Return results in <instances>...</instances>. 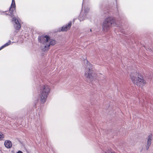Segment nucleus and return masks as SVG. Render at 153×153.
Listing matches in <instances>:
<instances>
[{
	"label": "nucleus",
	"mask_w": 153,
	"mask_h": 153,
	"mask_svg": "<svg viewBox=\"0 0 153 153\" xmlns=\"http://www.w3.org/2000/svg\"><path fill=\"white\" fill-rule=\"evenodd\" d=\"M90 31L91 32V31H92V30H91V29H90Z\"/></svg>",
	"instance_id": "18"
},
{
	"label": "nucleus",
	"mask_w": 153,
	"mask_h": 153,
	"mask_svg": "<svg viewBox=\"0 0 153 153\" xmlns=\"http://www.w3.org/2000/svg\"><path fill=\"white\" fill-rule=\"evenodd\" d=\"M103 153H115L114 152H112L109 149H108V150H103Z\"/></svg>",
	"instance_id": "13"
},
{
	"label": "nucleus",
	"mask_w": 153,
	"mask_h": 153,
	"mask_svg": "<svg viewBox=\"0 0 153 153\" xmlns=\"http://www.w3.org/2000/svg\"><path fill=\"white\" fill-rule=\"evenodd\" d=\"M4 137V135L3 133L1 132H0V140H2V139Z\"/></svg>",
	"instance_id": "15"
},
{
	"label": "nucleus",
	"mask_w": 153,
	"mask_h": 153,
	"mask_svg": "<svg viewBox=\"0 0 153 153\" xmlns=\"http://www.w3.org/2000/svg\"><path fill=\"white\" fill-rule=\"evenodd\" d=\"M3 47L1 46V47L0 48V51L3 48Z\"/></svg>",
	"instance_id": "17"
},
{
	"label": "nucleus",
	"mask_w": 153,
	"mask_h": 153,
	"mask_svg": "<svg viewBox=\"0 0 153 153\" xmlns=\"http://www.w3.org/2000/svg\"><path fill=\"white\" fill-rule=\"evenodd\" d=\"M85 73V76L91 81L97 79L96 74L94 73L92 65L90 63H87Z\"/></svg>",
	"instance_id": "4"
},
{
	"label": "nucleus",
	"mask_w": 153,
	"mask_h": 153,
	"mask_svg": "<svg viewBox=\"0 0 153 153\" xmlns=\"http://www.w3.org/2000/svg\"><path fill=\"white\" fill-rule=\"evenodd\" d=\"M50 91V88L48 85H45L41 86L39 96L42 103H44L46 102Z\"/></svg>",
	"instance_id": "3"
},
{
	"label": "nucleus",
	"mask_w": 153,
	"mask_h": 153,
	"mask_svg": "<svg viewBox=\"0 0 153 153\" xmlns=\"http://www.w3.org/2000/svg\"><path fill=\"white\" fill-rule=\"evenodd\" d=\"M71 22H69L68 25H66L65 26H63L62 27L61 30L63 31H66L68 29H69L70 28L71 26Z\"/></svg>",
	"instance_id": "9"
},
{
	"label": "nucleus",
	"mask_w": 153,
	"mask_h": 153,
	"mask_svg": "<svg viewBox=\"0 0 153 153\" xmlns=\"http://www.w3.org/2000/svg\"><path fill=\"white\" fill-rule=\"evenodd\" d=\"M17 153H23L21 151H18Z\"/></svg>",
	"instance_id": "16"
},
{
	"label": "nucleus",
	"mask_w": 153,
	"mask_h": 153,
	"mask_svg": "<svg viewBox=\"0 0 153 153\" xmlns=\"http://www.w3.org/2000/svg\"><path fill=\"white\" fill-rule=\"evenodd\" d=\"M4 145L7 148H10L12 146V144L11 141L9 140H6L4 143Z\"/></svg>",
	"instance_id": "11"
},
{
	"label": "nucleus",
	"mask_w": 153,
	"mask_h": 153,
	"mask_svg": "<svg viewBox=\"0 0 153 153\" xmlns=\"http://www.w3.org/2000/svg\"><path fill=\"white\" fill-rule=\"evenodd\" d=\"M10 43H11V41L10 40H9L8 42L5 43V44H4V45L2 46L3 47V48H4V47L9 45L10 44Z\"/></svg>",
	"instance_id": "12"
},
{
	"label": "nucleus",
	"mask_w": 153,
	"mask_h": 153,
	"mask_svg": "<svg viewBox=\"0 0 153 153\" xmlns=\"http://www.w3.org/2000/svg\"><path fill=\"white\" fill-rule=\"evenodd\" d=\"M115 21L114 19L111 17H109L105 19L102 24L103 30L105 31H107L109 30L112 25L115 24Z\"/></svg>",
	"instance_id": "5"
},
{
	"label": "nucleus",
	"mask_w": 153,
	"mask_h": 153,
	"mask_svg": "<svg viewBox=\"0 0 153 153\" xmlns=\"http://www.w3.org/2000/svg\"><path fill=\"white\" fill-rule=\"evenodd\" d=\"M152 134L149 135L148 137L147 145L146 149L148 150L149 148V146L151 144L152 140Z\"/></svg>",
	"instance_id": "8"
},
{
	"label": "nucleus",
	"mask_w": 153,
	"mask_h": 153,
	"mask_svg": "<svg viewBox=\"0 0 153 153\" xmlns=\"http://www.w3.org/2000/svg\"><path fill=\"white\" fill-rule=\"evenodd\" d=\"M130 76L132 82L135 85L142 87L145 84L143 76L139 73L134 72L130 74Z\"/></svg>",
	"instance_id": "2"
},
{
	"label": "nucleus",
	"mask_w": 153,
	"mask_h": 153,
	"mask_svg": "<svg viewBox=\"0 0 153 153\" xmlns=\"http://www.w3.org/2000/svg\"><path fill=\"white\" fill-rule=\"evenodd\" d=\"M89 9L87 8L85 9L84 10V12H83L82 10L79 17V20L80 21H83L86 19V13L87 12L89 11Z\"/></svg>",
	"instance_id": "6"
},
{
	"label": "nucleus",
	"mask_w": 153,
	"mask_h": 153,
	"mask_svg": "<svg viewBox=\"0 0 153 153\" xmlns=\"http://www.w3.org/2000/svg\"><path fill=\"white\" fill-rule=\"evenodd\" d=\"M75 19H74V20H73V22H74V21H75Z\"/></svg>",
	"instance_id": "19"
},
{
	"label": "nucleus",
	"mask_w": 153,
	"mask_h": 153,
	"mask_svg": "<svg viewBox=\"0 0 153 153\" xmlns=\"http://www.w3.org/2000/svg\"><path fill=\"white\" fill-rule=\"evenodd\" d=\"M99 78H100V79L101 80H102V79H105V76L104 75H103L102 74H99Z\"/></svg>",
	"instance_id": "14"
},
{
	"label": "nucleus",
	"mask_w": 153,
	"mask_h": 153,
	"mask_svg": "<svg viewBox=\"0 0 153 153\" xmlns=\"http://www.w3.org/2000/svg\"><path fill=\"white\" fill-rule=\"evenodd\" d=\"M12 22L14 24V28L18 30L20 28L21 26L19 22L16 18H13Z\"/></svg>",
	"instance_id": "7"
},
{
	"label": "nucleus",
	"mask_w": 153,
	"mask_h": 153,
	"mask_svg": "<svg viewBox=\"0 0 153 153\" xmlns=\"http://www.w3.org/2000/svg\"><path fill=\"white\" fill-rule=\"evenodd\" d=\"M15 7L16 5L15 0H12V3L9 10L10 14H9V15H10L12 14L13 10L15 9Z\"/></svg>",
	"instance_id": "10"
},
{
	"label": "nucleus",
	"mask_w": 153,
	"mask_h": 153,
	"mask_svg": "<svg viewBox=\"0 0 153 153\" xmlns=\"http://www.w3.org/2000/svg\"><path fill=\"white\" fill-rule=\"evenodd\" d=\"M38 40L41 44L42 50L45 51L49 49L50 46H53L56 43V41L51 39L47 36H39Z\"/></svg>",
	"instance_id": "1"
}]
</instances>
